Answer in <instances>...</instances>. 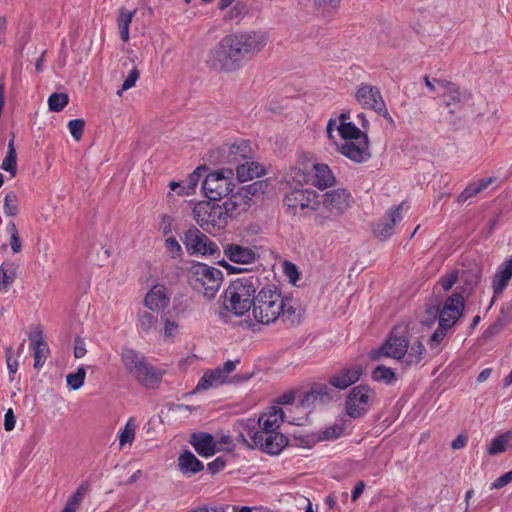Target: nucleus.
I'll list each match as a JSON object with an SVG mask.
<instances>
[{
    "instance_id": "4d7b16f0",
    "label": "nucleus",
    "mask_w": 512,
    "mask_h": 512,
    "mask_svg": "<svg viewBox=\"0 0 512 512\" xmlns=\"http://www.w3.org/2000/svg\"><path fill=\"white\" fill-rule=\"evenodd\" d=\"M343 434V427L340 425H332L322 432V438L325 440L337 439Z\"/></svg>"
},
{
    "instance_id": "c756f323",
    "label": "nucleus",
    "mask_w": 512,
    "mask_h": 512,
    "mask_svg": "<svg viewBox=\"0 0 512 512\" xmlns=\"http://www.w3.org/2000/svg\"><path fill=\"white\" fill-rule=\"evenodd\" d=\"M168 302L169 298L163 286H155L152 288L144 299L145 306L152 311L166 307Z\"/></svg>"
},
{
    "instance_id": "39448f33",
    "label": "nucleus",
    "mask_w": 512,
    "mask_h": 512,
    "mask_svg": "<svg viewBox=\"0 0 512 512\" xmlns=\"http://www.w3.org/2000/svg\"><path fill=\"white\" fill-rule=\"evenodd\" d=\"M222 281V271L204 263H195L188 271V283L191 288L208 300L216 296Z\"/></svg>"
},
{
    "instance_id": "69168bd1",
    "label": "nucleus",
    "mask_w": 512,
    "mask_h": 512,
    "mask_svg": "<svg viewBox=\"0 0 512 512\" xmlns=\"http://www.w3.org/2000/svg\"><path fill=\"white\" fill-rule=\"evenodd\" d=\"M86 347L83 339L80 337H76L75 344H74V357L79 359L85 356L86 354Z\"/></svg>"
},
{
    "instance_id": "5701e85b",
    "label": "nucleus",
    "mask_w": 512,
    "mask_h": 512,
    "mask_svg": "<svg viewBox=\"0 0 512 512\" xmlns=\"http://www.w3.org/2000/svg\"><path fill=\"white\" fill-rule=\"evenodd\" d=\"M223 253L231 262L237 264H252L257 259V253L253 249L235 243L224 245Z\"/></svg>"
},
{
    "instance_id": "ea45409f",
    "label": "nucleus",
    "mask_w": 512,
    "mask_h": 512,
    "mask_svg": "<svg viewBox=\"0 0 512 512\" xmlns=\"http://www.w3.org/2000/svg\"><path fill=\"white\" fill-rule=\"evenodd\" d=\"M20 199L15 191H9L5 195L3 210L8 217H15L19 213Z\"/></svg>"
},
{
    "instance_id": "774afa93",
    "label": "nucleus",
    "mask_w": 512,
    "mask_h": 512,
    "mask_svg": "<svg viewBox=\"0 0 512 512\" xmlns=\"http://www.w3.org/2000/svg\"><path fill=\"white\" fill-rule=\"evenodd\" d=\"M294 399H295L294 392L288 391L278 397L277 403L281 404V405H287V404H291L294 401Z\"/></svg>"
},
{
    "instance_id": "a19ab883",
    "label": "nucleus",
    "mask_w": 512,
    "mask_h": 512,
    "mask_svg": "<svg viewBox=\"0 0 512 512\" xmlns=\"http://www.w3.org/2000/svg\"><path fill=\"white\" fill-rule=\"evenodd\" d=\"M205 167H198L196 170H194L189 176L186 181L185 187L182 188L181 191H178V195H189L193 193L195 188L198 186V183L202 177V172L205 171Z\"/></svg>"
},
{
    "instance_id": "052dcab7",
    "label": "nucleus",
    "mask_w": 512,
    "mask_h": 512,
    "mask_svg": "<svg viewBox=\"0 0 512 512\" xmlns=\"http://www.w3.org/2000/svg\"><path fill=\"white\" fill-rule=\"evenodd\" d=\"M512 481V470L498 477L492 484L491 489H500Z\"/></svg>"
},
{
    "instance_id": "7ed1b4c3",
    "label": "nucleus",
    "mask_w": 512,
    "mask_h": 512,
    "mask_svg": "<svg viewBox=\"0 0 512 512\" xmlns=\"http://www.w3.org/2000/svg\"><path fill=\"white\" fill-rule=\"evenodd\" d=\"M260 286L256 275L243 276L230 283L224 292V306L237 316H242L253 306L255 292Z\"/></svg>"
},
{
    "instance_id": "f03ea898",
    "label": "nucleus",
    "mask_w": 512,
    "mask_h": 512,
    "mask_svg": "<svg viewBox=\"0 0 512 512\" xmlns=\"http://www.w3.org/2000/svg\"><path fill=\"white\" fill-rule=\"evenodd\" d=\"M252 312L254 319L262 324L274 323L280 316L293 321L296 309L287 302L281 291L275 286L264 287L253 299Z\"/></svg>"
},
{
    "instance_id": "58836bf2",
    "label": "nucleus",
    "mask_w": 512,
    "mask_h": 512,
    "mask_svg": "<svg viewBox=\"0 0 512 512\" xmlns=\"http://www.w3.org/2000/svg\"><path fill=\"white\" fill-rule=\"evenodd\" d=\"M337 130L340 136L345 140H356L360 139L362 136H367L365 132H362L356 125L352 122H342L337 127Z\"/></svg>"
},
{
    "instance_id": "f3484780",
    "label": "nucleus",
    "mask_w": 512,
    "mask_h": 512,
    "mask_svg": "<svg viewBox=\"0 0 512 512\" xmlns=\"http://www.w3.org/2000/svg\"><path fill=\"white\" fill-rule=\"evenodd\" d=\"M338 151L346 158L355 163H363L370 159L368 136H362L360 139L345 141Z\"/></svg>"
},
{
    "instance_id": "4468645a",
    "label": "nucleus",
    "mask_w": 512,
    "mask_h": 512,
    "mask_svg": "<svg viewBox=\"0 0 512 512\" xmlns=\"http://www.w3.org/2000/svg\"><path fill=\"white\" fill-rule=\"evenodd\" d=\"M409 347V340L405 336H400L396 331H392L385 341L376 351H373L371 358L379 359L381 356L391 357L396 360H402Z\"/></svg>"
},
{
    "instance_id": "5fc2aeb1",
    "label": "nucleus",
    "mask_w": 512,
    "mask_h": 512,
    "mask_svg": "<svg viewBox=\"0 0 512 512\" xmlns=\"http://www.w3.org/2000/svg\"><path fill=\"white\" fill-rule=\"evenodd\" d=\"M188 300L183 296L174 297L172 309L176 315L184 314L188 310Z\"/></svg>"
},
{
    "instance_id": "2eb2a0df",
    "label": "nucleus",
    "mask_w": 512,
    "mask_h": 512,
    "mask_svg": "<svg viewBox=\"0 0 512 512\" xmlns=\"http://www.w3.org/2000/svg\"><path fill=\"white\" fill-rule=\"evenodd\" d=\"M218 160L224 164H240L243 160L252 159L249 141L239 140L232 144H224L217 149Z\"/></svg>"
},
{
    "instance_id": "e433bc0d",
    "label": "nucleus",
    "mask_w": 512,
    "mask_h": 512,
    "mask_svg": "<svg viewBox=\"0 0 512 512\" xmlns=\"http://www.w3.org/2000/svg\"><path fill=\"white\" fill-rule=\"evenodd\" d=\"M512 439V432L507 431L498 437L492 439L490 445L487 447V453L491 456L503 453L507 449L508 443Z\"/></svg>"
},
{
    "instance_id": "864d4df0",
    "label": "nucleus",
    "mask_w": 512,
    "mask_h": 512,
    "mask_svg": "<svg viewBox=\"0 0 512 512\" xmlns=\"http://www.w3.org/2000/svg\"><path fill=\"white\" fill-rule=\"evenodd\" d=\"M217 384L218 383L216 382L214 375H212L210 371H207L199 380L195 391L207 390Z\"/></svg>"
},
{
    "instance_id": "4c0bfd02",
    "label": "nucleus",
    "mask_w": 512,
    "mask_h": 512,
    "mask_svg": "<svg viewBox=\"0 0 512 512\" xmlns=\"http://www.w3.org/2000/svg\"><path fill=\"white\" fill-rule=\"evenodd\" d=\"M371 377L376 382H383L385 384H392L397 380L396 374L390 367L385 365H378L372 371Z\"/></svg>"
},
{
    "instance_id": "4be33fe9",
    "label": "nucleus",
    "mask_w": 512,
    "mask_h": 512,
    "mask_svg": "<svg viewBox=\"0 0 512 512\" xmlns=\"http://www.w3.org/2000/svg\"><path fill=\"white\" fill-rule=\"evenodd\" d=\"M189 443L201 457H211L219 448L214 437L207 432H195L190 435Z\"/></svg>"
},
{
    "instance_id": "aec40b11",
    "label": "nucleus",
    "mask_w": 512,
    "mask_h": 512,
    "mask_svg": "<svg viewBox=\"0 0 512 512\" xmlns=\"http://www.w3.org/2000/svg\"><path fill=\"white\" fill-rule=\"evenodd\" d=\"M403 203L391 207L386 215L375 225L373 232L381 239H387L394 233V227L402 220Z\"/></svg>"
},
{
    "instance_id": "a878e982",
    "label": "nucleus",
    "mask_w": 512,
    "mask_h": 512,
    "mask_svg": "<svg viewBox=\"0 0 512 512\" xmlns=\"http://www.w3.org/2000/svg\"><path fill=\"white\" fill-rule=\"evenodd\" d=\"M30 346L33 350L34 368L40 369L45 364L50 354L47 342L43 339L41 330H36L29 335Z\"/></svg>"
},
{
    "instance_id": "c85d7f7f",
    "label": "nucleus",
    "mask_w": 512,
    "mask_h": 512,
    "mask_svg": "<svg viewBox=\"0 0 512 512\" xmlns=\"http://www.w3.org/2000/svg\"><path fill=\"white\" fill-rule=\"evenodd\" d=\"M265 173L261 164L251 159L243 160L236 166V175L240 182L250 181L255 177H260Z\"/></svg>"
},
{
    "instance_id": "20e7f679",
    "label": "nucleus",
    "mask_w": 512,
    "mask_h": 512,
    "mask_svg": "<svg viewBox=\"0 0 512 512\" xmlns=\"http://www.w3.org/2000/svg\"><path fill=\"white\" fill-rule=\"evenodd\" d=\"M121 362L125 371L140 385L149 388H157L164 372L150 364L145 356L131 348H123Z\"/></svg>"
},
{
    "instance_id": "0eeeda50",
    "label": "nucleus",
    "mask_w": 512,
    "mask_h": 512,
    "mask_svg": "<svg viewBox=\"0 0 512 512\" xmlns=\"http://www.w3.org/2000/svg\"><path fill=\"white\" fill-rule=\"evenodd\" d=\"M233 170L224 168L209 173L203 183L202 190L209 201H219L227 197L235 188L233 182Z\"/></svg>"
},
{
    "instance_id": "680f3d73",
    "label": "nucleus",
    "mask_w": 512,
    "mask_h": 512,
    "mask_svg": "<svg viewBox=\"0 0 512 512\" xmlns=\"http://www.w3.org/2000/svg\"><path fill=\"white\" fill-rule=\"evenodd\" d=\"M178 333V324L175 321L166 319L164 325V336L166 338H174Z\"/></svg>"
},
{
    "instance_id": "09e8293b",
    "label": "nucleus",
    "mask_w": 512,
    "mask_h": 512,
    "mask_svg": "<svg viewBox=\"0 0 512 512\" xmlns=\"http://www.w3.org/2000/svg\"><path fill=\"white\" fill-rule=\"evenodd\" d=\"M139 76L140 72L138 68L133 67L124 79L121 89L117 91V95L121 96L124 91L135 86L137 80L139 79Z\"/></svg>"
},
{
    "instance_id": "72a5a7b5",
    "label": "nucleus",
    "mask_w": 512,
    "mask_h": 512,
    "mask_svg": "<svg viewBox=\"0 0 512 512\" xmlns=\"http://www.w3.org/2000/svg\"><path fill=\"white\" fill-rule=\"evenodd\" d=\"M136 10L128 11L125 8H121L118 12L117 24L120 33V38L123 42L129 40V26L135 15Z\"/></svg>"
},
{
    "instance_id": "dca6fc26",
    "label": "nucleus",
    "mask_w": 512,
    "mask_h": 512,
    "mask_svg": "<svg viewBox=\"0 0 512 512\" xmlns=\"http://www.w3.org/2000/svg\"><path fill=\"white\" fill-rule=\"evenodd\" d=\"M353 198L346 189H333L323 195L324 210L337 218L343 215L351 206Z\"/></svg>"
},
{
    "instance_id": "6e6d98bb",
    "label": "nucleus",
    "mask_w": 512,
    "mask_h": 512,
    "mask_svg": "<svg viewBox=\"0 0 512 512\" xmlns=\"http://www.w3.org/2000/svg\"><path fill=\"white\" fill-rule=\"evenodd\" d=\"M337 219L336 216H332L330 213L328 212H318L314 215V224L317 226V227H321V228H324L328 222L330 221H333Z\"/></svg>"
},
{
    "instance_id": "79ce46f5",
    "label": "nucleus",
    "mask_w": 512,
    "mask_h": 512,
    "mask_svg": "<svg viewBox=\"0 0 512 512\" xmlns=\"http://www.w3.org/2000/svg\"><path fill=\"white\" fill-rule=\"evenodd\" d=\"M16 279V266L13 263H3L0 267V281L8 288Z\"/></svg>"
},
{
    "instance_id": "1a4fd4ad",
    "label": "nucleus",
    "mask_w": 512,
    "mask_h": 512,
    "mask_svg": "<svg viewBox=\"0 0 512 512\" xmlns=\"http://www.w3.org/2000/svg\"><path fill=\"white\" fill-rule=\"evenodd\" d=\"M464 307V296L462 293L457 292L446 299L441 309L430 308L428 312L438 315L439 326L450 329L462 316Z\"/></svg>"
},
{
    "instance_id": "7c9ffc66",
    "label": "nucleus",
    "mask_w": 512,
    "mask_h": 512,
    "mask_svg": "<svg viewBox=\"0 0 512 512\" xmlns=\"http://www.w3.org/2000/svg\"><path fill=\"white\" fill-rule=\"evenodd\" d=\"M315 172L314 185L319 189H325L335 184V176L327 164L315 163L313 164Z\"/></svg>"
},
{
    "instance_id": "6e6552de",
    "label": "nucleus",
    "mask_w": 512,
    "mask_h": 512,
    "mask_svg": "<svg viewBox=\"0 0 512 512\" xmlns=\"http://www.w3.org/2000/svg\"><path fill=\"white\" fill-rule=\"evenodd\" d=\"M285 205L296 214L300 211L304 216L320 208L321 202L318 194L312 189H295L284 198Z\"/></svg>"
},
{
    "instance_id": "6ab92c4d",
    "label": "nucleus",
    "mask_w": 512,
    "mask_h": 512,
    "mask_svg": "<svg viewBox=\"0 0 512 512\" xmlns=\"http://www.w3.org/2000/svg\"><path fill=\"white\" fill-rule=\"evenodd\" d=\"M436 84L443 90L442 98L446 107H459L462 103L471 99L467 90L461 89L455 83L448 80H435Z\"/></svg>"
},
{
    "instance_id": "b1692460",
    "label": "nucleus",
    "mask_w": 512,
    "mask_h": 512,
    "mask_svg": "<svg viewBox=\"0 0 512 512\" xmlns=\"http://www.w3.org/2000/svg\"><path fill=\"white\" fill-rule=\"evenodd\" d=\"M223 203L231 218H237L242 212H246L252 205V201L244 192L242 187L235 193L232 191Z\"/></svg>"
},
{
    "instance_id": "0e129e2a",
    "label": "nucleus",
    "mask_w": 512,
    "mask_h": 512,
    "mask_svg": "<svg viewBox=\"0 0 512 512\" xmlns=\"http://www.w3.org/2000/svg\"><path fill=\"white\" fill-rule=\"evenodd\" d=\"M16 423V417L14 415L13 409L9 408L4 415V429L6 431H11L14 429Z\"/></svg>"
},
{
    "instance_id": "f8f14e48",
    "label": "nucleus",
    "mask_w": 512,
    "mask_h": 512,
    "mask_svg": "<svg viewBox=\"0 0 512 512\" xmlns=\"http://www.w3.org/2000/svg\"><path fill=\"white\" fill-rule=\"evenodd\" d=\"M247 434L256 447L271 455L279 454L288 444L287 437L279 432L269 433L249 429Z\"/></svg>"
},
{
    "instance_id": "c03bdc74",
    "label": "nucleus",
    "mask_w": 512,
    "mask_h": 512,
    "mask_svg": "<svg viewBox=\"0 0 512 512\" xmlns=\"http://www.w3.org/2000/svg\"><path fill=\"white\" fill-rule=\"evenodd\" d=\"M242 189L252 201L253 197H258L266 193L268 189V183L264 180H259L249 185L242 186Z\"/></svg>"
},
{
    "instance_id": "f257e3e1",
    "label": "nucleus",
    "mask_w": 512,
    "mask_h": 512,
    "mask_svg": "<svg viewBox=\"0 0 512 512\" xmlns=\"http://www.w3.org/2000/svg\"><path fill=\"white\" fill-rule=\"evenodd\" d=\"M268 36L262 31L236 32L224 36L210 49L206 64L219 73H233L245 62L260 53L266 46Z\"/></svg>"
},
{
    "instance_id": "8fccbe9b",
    "label": "nucleus",
    "mask_w": 512,
    "mask_h": 512,
    "mask_svg": "<svg viewBox=\"0 0 512 512\" xmlns=\"http://www.w3.org/2000/svg\"><path fill=\"white\" fill-rule=\"evenodd\" d=\"M459 273L457 270H454L448 274L443 275L438 284L444 291H449L458 281Z\"/></svg>"
},
{
    "instance_id": "49530a36",
    "label": "nucleus",
    "mask_w": 512,
    "mask_h": 512,
    "mask_svg": "<svg viewBox=\"0 0 512 512\" xmlns=\"http://www.w3.org/2000/svg\"><path fill=\"white\" fill-rule=\"evenodd\" d=\"M135 438V425L134 420L131 418L127 421L124 429L119 436L120 447H123L126 443L131 444Z\"/></svg>"
},
{
    "instance_id": "3c124183",
    "label": "nucleus",
    "mask_w": 512,
    "mask_h": 512,
    "mask_svg": "<svg viewBox=\"0 0 512 512\" xmlns=\"http://www.w3.org/2000/svg\"><path fill=\"white\" fill-rule=\"evenodd\" d=\"M84 126L85 122L83 119H73L69 121V131L76 141H79L81 139L84 131Z\"/></svg>"
},
{
    "instance_id": "ddd939ff",
    "label": "nucleus",
    "mask_w": 512,
    "mask_h": 512,
    "mask_svg": "<svg viewBox=\"0 0 512 512\" xmlns=\"http://www.w3.org/2000/svg\"><path fill=\"white\" fill-rule=\"evenodd\" d=\"M183 243L191 255H215L219 252L218 245L196 227H191L185 232Z\"/></svg>"
},
{
    "instance_id": "9d476101",
    "label": "nucleus",
    "mask_w": 512,
    "mask_h": 512,
    "mask_svg": "<svg viewBox=\"0 0 512 512\" xmlns=\"http://www.w3.org/2000/svg\"><path fill=\"white\" fill-rule=\"evenodd\" d=\"M373 395L374 391L368 385L355 386L346 398V414L353 419L363 417L368 412L369 402Z\"/></svg>"
},
{
    "instance_id": "a211bd4d",
    "label": "nucleus",
    "mask_w": 512,
    "mask_h": 512,
    "mask_svg": "<svg viewBox=\"0 0 512 512\" xmlns=\"http://www.w3.org/2000/svg\"><path fill=\"white\" fill-rule=\"evenodd\" d=\"M331 388L325 383H314L309 390L299 395V404L309 409L316 404H325L332 400Z\"/></svg>"
},
{
    "instance_id": "cd10ccee",
    "label": "nucleus",
    "mask_w": 512,
    "mask_h": 512,
    "mask_svg": "<svg viewBox=\"0 0 512 512\" xmlns=\"http://www.w3.org/2000/svg\"><path fill=\"white\" fill-rule=\"evenodd\" d=\"M178 467L181 473L188 477L204 469L203 463L189 450H185L179 455Z\"/></svg>"
},
{
    "instance_id": "f704fd0d",
    "label": "nucleus",
    "mask_w": 512,
    "mask_h": 512,
    "mask_svg": "<svg viewBox=\"0 0 512 512\" xmlns=\"http://www.w3.org/2000/svg\"><path fill=\"white\" fill-rule=\"evenodd\" d=\"M425 351L424 345L420 341H416L412 345H409L408 351L402 361L406 366L417 365L423 359Z\"/></svg>"
},
{
    "instance_id": "473e14b6",
    "label": "nucleus",
    "mask_w": 512,
    "mask_h": 512,
    "mask_svg": "<svg viewBox=\"0 0 512 512\" xmlns=\"http://www.w3.org/2000/svg\"><path fill=\"white\" fill-rule=\"evenodd\" d=\"M482 278V271L480 268H473L464 270L460 274V280L462 282L461 290L463 293L470 294L476 286L479 284Z\"/></svg>"
},
{
    "instance_id": "412c9836",
    "label": "nucleus",
    "mask_w": 512,
    "mask_h": 512,
    "mask_svg": "<svg viewBox=\"0 0 512 512\" xmlns=\"http://www.w3.org/2000/svg\"><path fill=\"white\" fill-rule=\"evenodd\" d=\"M363 372V367L360 364L344 367L330 377L329 384L336 389L345 390L355 384Z\"/></svg>"
},
{
    "instance_id": "2f4dec72",
    "label": "nucleus",
    "mask_w": 512,
    "mask_h": 512,
    "mask_svg": "<svg viewBox=\"0 0 512 512\" xmlns=\"http://www.w3.org/2000/svg\"><path fill=\"white\" fill-rule=\"evenodd\" d=\"M495 181L494 177L480 179L478 182H472L459 194L457 198L458 203H464L468 199L476 196L481 191L485 190L490 184Z\"/></svg>"
},
{
    "instance_id": "c9c22d12",
    "label": "nucleus",
    "mask_w": 512,
    "mask_h": 512,
    "mask_svg": "<svg viewBox=\"0 0 512 512\" xmlns=\"http://www.w3.org/2000/svg\"><path fill=\"white\" fill-rule=\"evenodd\" d=\"M1 168L15 177L17 173V154L14 146V135L8 143V150L2 162Z\"/></svg>"
},
{
    "instance_id": "bb28decb",
    "label": "nucleus",
    "mask_w": 512,
    "mask_h": 512,
    "mask_svg": "<svg viewBox=\"0 0 512 512\" xmlns=\"http://www.w3.org/2000/svg\"><path fill=\"white\" fill-rule=\"evenodd\" d=\"M512 278V255L506 259L497 269L493 281L492 289L495 296L502 294Z\"/></svg>"
},
{
    "instance_id": "423d86ee",
    "label": "nucleus",
    "mask_w": 512,
    "mask_h": 512,
    "mask_svg": "<svg viewBox=\"0 0 512 512\" xmlns=\"http://www.w3.org/2000/svg\"><path fill=\"white\" fill-rule=\"evenodd\" d=\"M193 218L207 233L214 234L224 230L231 218L224 203L200 201L193 208Z\"/></svg>"
},
{
    "instance_id": "603ef678",
    "label": "nucleus",
    "mask_w": 512,
    "mask_h": 512,
    "mask_svg": "<svg viewBox=\"0 0 512 512\" xmlns=\"http://www.w3.org/2000/svg\"><path fill=\"white\" fill-rule=\"evenodd\" d=\"M448 330H449L448 328H444L441 326H439L435 330V332L430 336V339L428 341V345H429L430 349L433 350L439 346V344L444 340Z\"/></svg>"
},
{
    "instance_id": "37998d69",
    "label": "nucleus",
    "mask_w": 512,
    "mask_h": 512,
    "mask_svg": "<svg viewBox=\"0 0 512 512\" xmlns=\"http://www.w3.org/2000/svg\"><path fill=\"white\" fill-rule=\"evenodd\" d=\"M85 378H86V370H85L84 366H80L77 368L76 372L69 373L66 376V382H67V385L72 390H78L83 386Z\"/></svg>"
},
{
    "instance_id": "bf43d9fd",
    "label": "nucleus",
    "mask_w": 512,
    "mask_h": 512,
    "mask_svg": "<svg viewBox=\"0 0 512 512\" xmlns=\"http://www.w3.org/2000/svg\"><path fill=\"white\" fill-rule=\"evenodd\" d=\"M166 247L173 257L180 256L182 253V248L174 237H169L166 239Z\"/></svg>"
},
{
    "instance_id": "9b49d317",
    "label": "nucleus",
    "mask_w": 512,
    "mask_h": 512,
    "mask_svg": "<svg viewBox=\"0 0 512 512\" xmlns=\"http://www.w3.org/2000/svg\"><path fill=\"white\" fill-rule=\"evenodd\" d=\"M356 99L363 108L372 109L383 116L389 123H394L378 87L367 84L360 85L356 91Z\"/></svg>"
},
{
    "instance_id": "a18cd8bd",
    "label": "nucleus",
    "mask_w": 512,
    "mask_h": 512,
    "mask_svg": "<svg viewBox=\"0 0 512 512\" xmlns=\"http://www.w3.org/2000/svg\"><path fill=\"white\" fill-rule=\"evenodd\" d=\"M68 102L69 98L65 93H53L48 98L49 109L53 112H60Z\"/></svg>"
},
{
    "instance_id": "de8ad7c7",
    "label": "nucleus",
    "mask_w": 512,
    "mask_h": 512,
    "mask_svg": "<svg viewBox=\"0 0 512 512\" xmlns=\"http://www.w3.org/2000/svg\"><path fill=\"white\" fill-rule=\"evenodd\" d=\"M157 323V318L149 312H141L138 316V325L144 332H149Z\"/></svg>"
},
{
    "instance_id": "13d9d810",
    "label": "nucleus",
    "mask_w": 512,
    "mask_h": 512,
    "mask_svg": "<svg viewBox=\"0 0 512 512\" xmlns=\"http://www.w3.org/2000/svg\"><path fill=\"white\" fill-rule=\"evenodd\" d=\"M284 272L289 278L290 282L295 284L299 278V272L297 266L291 262L286 261L284 263Z\"/></svg>"
},
{
    "instance_id": "393cba45",
    "label": "nucleus",
    "mask_w": 512,
    "mask_h": 512,
    "mask_svg": "<svg viewBox=\"0 0 512 512\" xmlns=\"http://www.w3.org/2000/svg\"><path fill=\"white\" fill-rule=\"evenodd\" d=\"M283 421L284 412L280 406L274 405L268 407L258 419V425L260 428L258 431H266L269 433L277 432Z\"/></svg>"
},
{
    "instance_id": "338daca9",
    "label": "nucleus",
    "mask_w": 512,
    "mask_h": 512,
    "mask_svg": "<svg viewBox=\"0 0 512 512\" xmlns=\"http://www.w3.org/2000/svg\"><path fill=\"white\" fill-rule=\"evenodd\" d=\"M217 447L220 449L230 450L233 446L232 440L227 435H222L219 440L216 441Z\"/></svg>"
},
{
    "instance_id": "e2e57ef3",
    "label": "nucleus",
    "mask_w": 512,
    "mask_h": 512,
    "mask_svg": "<svg viewBox=\"0 0 512 512\" xmlns=\"http://www.w3.org/2000/svg\"><path fill=\"white\" fill-rule=\"evenodd\" d=\"M226 465V461L223 457H217L213 461L207 464L208 470L211 474H216L221 471Z\"/></svg>"
}]
</instances>
